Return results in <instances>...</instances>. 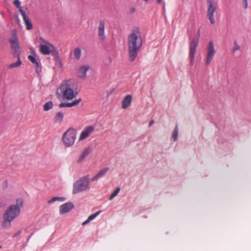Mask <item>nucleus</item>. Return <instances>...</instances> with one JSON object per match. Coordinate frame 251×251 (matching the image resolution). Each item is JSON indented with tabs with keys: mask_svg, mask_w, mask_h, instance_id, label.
Returning <instances> with one entry per match:
<instances>
[{
	"mask_svg": "<svg viewBox=\"0 0 251 251\" xmlns=\"http://www.w3.org/2000/svg\"><path fill=\"white\" fill-rule=\"evenodd\" d=\"M127 42L129 60L133 61L142 45L141 33L139 28L135 27L132 29L131 33L128 36Z\"/></svg>",
	"mask_w": 251,
	"mask_h": 251,
	"instance_id": "1",
	"label": "nucleus"
},
{
	"mask_svg": "<svg viewBox=\"0 0 251 251\" xmlns=\"http://www.w3.org/2000/svg\"><path fill=\"white\" fill-rule=\"evenodd\" d=\"M23 203V200L19 198L16 200V204L11 205L6 209L3 215V220L1 224L3 228L6 229L11 227V222L20 214Z\"/></svg>",
	"mask_w": 251,
	"mask_h": 251,
	"instance_id": "2",
	"label": "nucleus"
},
{
	"mask_svg": "<svg viewBox=\"0 0 251 251\" xmlns=\"http://www.w3.org/2000/svg\"><path fill=\"white\" fill-rule=\"evenodd\" d=\"M60 90L62 99L68 100L75 98L78 94L76 84L72 79L63 81L60 85Z\"/></svg>",
	"mask_w": 251,
	"mask_h": 251,
	"instance_id": "3",
	"label": "nucleus"
},
{
	"mask_svg": "<svg viewBox=\"0 0 251 251\" xmlns=\"http://www.w3.org/2000/svg\"><path fill=\"white\" fill-rule=\"evenodd\" d=\"M89 176L86 175L80 178L73 185V193L77 194L89 189Z\"/></svg>",
	"mask_w": 251,
	"mask_h": 251,
	"instance_id": "4",
	"label": "nucleus"
},
{
	"mask_svg": "<svg viewBox=\"0 0 251 251\" xmlns=\"http://www.w3.org/2000/svg\"><path fill=\"white\" fill-rule=\"evenodd\" d=\"M76 130L74 128H70L66 131L62 136V140L66 146H72L75 140Z\"/></svg>",
	"mask_w": 251,
	"mask_h": 251,
	"instance_id": "5",
	"label": "nucleus"
},
{
	"mask_svg": "<svg viewBox=\"0 0 251 251\" xmlns=\"http://www.w3.org/2000/svg\"><path fill=\"white\" fill-rule=\"evenodd\" d=\"M11 45L12 54L14 57H19L21 54L20 47L18 42L16 31L15 30L12 31V37L9 39Z\"/></svg>",
	"mask_w": 251,
	"mask_h": 251,
	"instance_id": "6",
	"label": "nucleus"
},
{
	"mask_svg": "<svg viewBox=\"0 0 251 251\" xmlns=\"http://www.w3.org/2000/svg\"><path fill=\"white\" fill-rule=\"evenodd\" d=\"M207 3V17L211 24L215 23L214 13L217 7V3L214 0H206Z\"/></svg>",
	"mask_w": 251,
	"mask_h": 251,
	"instance_id": "7",
	"label": "nucleus"
},
{
	"mask_svg": "<svg viewBox=\"0 0 251 251\" xmlns=\"http://www.w3.org/2000/svg\"><path fill=\"white\" fill-rule=\"evenodd\" d=\"M40 52L44 55H49L51 53L55 57H58V52L55 49L54 46L48 43L47 45H41L39 47Z\"/></svg>",
	"mask_w": 251,
	"mask_h": 251,
	"instance_id": "8",
	"label": "nucleus"
},
{
	"mask_svg": "<svg viewBox=\"0 0 251 251\" xmlns=\"http://www.w3.org/2000/svg\"><path fill=\"white\" fill-rule=\"evenodd\" d=\"M215 53L214 45L212 42L209 44V46L207 50V55L206 58V64L208 65L211 62L213 56Z\"/></svg>",
	"mask_w": 251,
	"mask_h": 251,
	"instance_id": "9",
	"label": "nucleus"
},
{
	"mask_svg": "<svg viewBox=\"0 0 251 251\" xmlns=\"http://www.w3.org/2000/svg\"><path fill=\"white\" fill-rule=\"evenodd\" d=\"M28 58L34 64L36 73L39 74L41 72V65L40 59L36 58L34 56L31 55H28Z\"/></svg>",
	"mask_w": 251,
	"mask_h": 251,
	"instance_id": "10",
	"label": "nucleus"
},
{
	"mask_svg": "<svg viewBox=\"0 0 251 251\" xmlns=\"http://www.w3.org/2000/svg\"><path fill=\"white\" fill-rule=\"evenodd\" d=\"M74 207V205L73 203L69 202H66L62 204L59 207L60 214L62 215L63 214L69 212Z\"/></svg>",
	"mask_w": 251,
	"mask_h": 251,
	"instance_id": "11",
	"label": "nucleus"
},
{
	"mask_svg": "<svg viewBox=\"0 0 251 251\" xmlns=\"http://www.w3.org/2000/svg\"><path fill=\"white\" fill-rule=\"evenodd\" d=\"M198 39H193L190 43L189 55L191 60H194L195 54L196 51V48L198 46Z\"/></svg>",
	"mask_w": 251,
	"mask_h": 251,
	"instance_id": "12",
	"label": "nucleus"
},
{
	"mask_svg": "<svg viewBox=\"0 0 251 251\" xmlns=\"http://www.w3.org/2000/svg\"><path fill=\"white\" fill-rule=\"evenodd\" d=\"M104 21L101 20L100 22L98 28V36L101 42H103L105 40V36L104 35Z\"/></svg>",
	"mask_w": 251,
	"mask_h": 251,
	"instance_id": "13",
	"label": "nucleus"
},
{
	"mask_svg": "<svg viewBox=\"0 0 251 251\" xmlns=\"http://www.w3.org/2000/svg\"><path fill=\"white\" fill-rule=\"evenodd\" d=\"M94 129L95 128L93 126H90L85 128L81 132L79 136V140H82L88 137L90 133L93 131H94Z\"/></svg>",
	"mask_w": 251,
	"mask_h": 251,
	"instance_id": "14",
	"label": "nucleus"
},
{
	"mask_svg": "<svg viewBox=\"0 0 251 251\" xmlns=\"http://www.w3.org/2000/svg\"><path fill=\"white\" fill-rule=\"evenodd\" d=\"M81 101V99H79L73 101L72 102H62L59 105V106L60 108L62 107H71L76 105Z\"/></svg>",
	"mask_w": 251,
	"mask_h": 251,
	"instance_id": "15",
	"label": "nucleus"
},
{
	"mask_svg": "<svg viewBox=\"0 0 251 251\" xmlns=\"http://www.w3.org/2000/svg\"><path fill=\"white\" fill-rule=\"evenodd\" d=\"M108 170L109 168H104L101 169L96 176L92 178L91 180L92 181H97L99 178L104 176Z\"/></svg>",
	"mask_w": 251,
	"mask_h": 251,
	"instance_id": "16",
	"label": "nucleus"
},
{
	"mask_svg": "<svg viewBox=\"0 0 251 251\" xmlns=\"http://www.w3.org/2000/svg\"><path fill=\"white\" fill-rule=\"evenodd\" d=\"M89 69V67L88 66H83L79 68L77 72L78 76L81 78H84Z\"/></svg>",
	"mask_w": 251,
	"mask_h": 251,
	"instance_id": "17",
	"label": "nucleus"
},
{
	"mask_svg": "<svg viewBox=\"0 0 251 251\" xmlns=\"http://www.w3.org/2000/svg\"><path fill=\"white\" fill-rule=\"evenodd\" d=\"M132 96L130 95H126L122 101V108H127L131 104Z\"/></svg>",
	"mask_w": 251,
	"mask_h": 251,
	"instance_id": "18",
	"label": "nucleus"
},
{
	"mask_svg": "<svg viewBox=\"0 0 251 251\" xmlns=\"http://www.w3.org/2000/svg\"><path fill=\"white\" fill-rule=\"evenodd\" d=\"M90 149L89 148H86L85 150H83L82 152L80 155L77 162L78 163H81L89 154L90 153Z\"/></svg>",
	"mask_w": 251,
	"mask_h": 251,
	"instance_id": "19",
	"label": "nucleus"
},
{
	"mask_svg": "<svg viewBox=\"0 0 251 251\" xmlns=\"http://www.w3.org/2000/svg\"><path fill=\"white\" fill-rule=\"evenodd\" d=\"M64 115L61 112H57L54 117V122L55 123H60L63 119Z\"/></svg>",
	"mask_w": 251,
	"mask_h": 251,
	"instance_id": "20",
	"label": "nucleus"
},
{
	"mask_svg": "<svg viewBox=\"0 0 251 251\" xmlns=\"http://www.w3.org/2000/svg\"><path fill=\"white\" fill-rule=\"evenodd\" d=\"M18 58V60L16 62L11 63L8 66L9 69H13L14 68L18 67L20 66L22 64V62L20 59V56L17 57Z\"/></svg>",
	"mask_w": 251,
	"mask_h": 251,
	"instance_id": "21",
	"label": "nucleus"
},
{
	"mask_svg": "<svg viewBox=\"0 0 251 251\" xmlns=\"http://www.w3.org/2000/svg\"><path fill=\"white\" fill-rule=\"evenodd\" d=\"M25 25H26V28L27 30H30L32 28V25L30 22L29 18L28 17L24 19Z\"/></svg>",
	"mask_w": 251,
	"mask_h": 251,
	"instance_id": "22",
	"label": "nucleus"
},
{
	"mask_svg": "<svg viewBox=\"0 0 251 251\" xmlns=\"http://www.w3.org/2000/svg\"><path fill=\"white\" fill-rule=\"evenodd\" d=\"M74 54L75 57L76 59L78 60L80 59L81 54V51L79 48H75L74 50Z\"/></svg>",
	"mask_w": 251,
	"mask_h": 251,
	"instance_id": "23",
	"label": "nucleus"
},
{
	"mask_svg": "<svg viewBox=\"0 0 251 251\" xmlns=\"http://www.w3.org/2000/svg\"><path fill=\"white\" fill-rule=\"evenodd\" d=\"M52 102L51 101H49L44 104L43 107L44 110L46 111H48L52 108Z\"/></svg>",
	"mask_w": 251,
	"mask_h": 251,
	"instance_id": "24",
	"label": "nucleus"
},
{
	"mask_svg": "<svg viewBox=\"0 0 251 251\" xmlns=\"http://www.w3.org/2000/svg\"><path fill=\"white\" fill-rule=\"evenodd\" d=\"M178 134V126L177 125L176 126V127L174 130L172 137L174 139V141H176L177 139V136Z\"/></svg>",
	"mask_w": 251,
	"mask_h": 251,
	"instance_id": "25",
	"label": "nucleus"
},
{
	"mask_svg": "<svg viewBox=\"0 0 251 251\" xmlns=\"http://www.w3.org/2000/svg\"><path fill=\"white\" fill-rule=\"evenodd\" d=\"M120 189H121L120 187H117L115 190V191L111 194V195H110V196L109 198V200H112L114 197H115L118 195V194L119 193Z\"/></svg>",
	"mask_w": 251,
	"mask_h": 251,
	"instance_id": "26",
	"label": "nucleus"
},
{
	"mask_svg": "<svg viewBox=\"0 0 251 251\" xmlns=\"http://www.w3.org/2000/svg\"><path fill=\"white\" fill-rule=\"evenodd\" d=\"M234 47L232 48V52L233 53H234V52L236 50H238L240 49V47L239 45H238L237 44L236 41H234Z\"/></svg>",
	"mask_w": 251,
	"mask_h": 251,
	"instance_id": "27",
	"label": "nucleus"
},
{
	"mask_svg": "<svg viewBox=\"0 0 251 251\" xmlns=\"http://www.w3.org/2000/svg\"><path fill=\"white\" fill-rule=\"evenodd\" d=\"M101 211L100 210L93 214L91 215L88 217V219L90 221H91V220L94 219L97 216H98L101 213Z\"/></svg>",
	"mask_w": 251,
	"mask_h": 251,
	"instance_id": "28",
	"label": "nucleus"
},
{
	"mask_svg": "<svg viewBox=\"0 0 251 251\" xmlns=\"http://www.w3.org/2000/svg\"><path fill=\"white\" fill-rule=\"evenodd\" d=\"M19 11L22 15L23 19L28 17L26 15L25 12L23 9L22 7H20V8L19 9Z\"/></svg>",
	"mask_w": 251,
	"mask_h": 251,
	"instance_id": "29",
	"label": "nucleus"
},
{
	"mask_svg": "<svg viewBox=\"0 0 251 251\" xmlns=\"http://www.w3.org/2000/svg\"><path fill=\"white\" fill-rule=\"evenodd\" d=\"M13 3L19 9L22 7L21 6V2L19 0H14Z\"/></svg>",
	"mask_w": 251,
	"mask_h": 251,
	"instance_id": "30",
	"label": "nucleus"
},
{
	"mask_svg": "<svg viewBox=\"0 0 251 251\" xmlns=\"http://www.w3.org/2000/svg\"><path fill=\"white\" fill-rule=\"evenodd\" d=\"M54 199H55V201H64L66 200V198H64V197H54Z\"/></svg>",
	"mask_w": 251,
	"mask_h": 251,
	"instance_id": "31",
	"label": "nucleus"
},
{
	"mask_svg": "<svg viewBox=\"0 0 251 251\" xmlns=\"http://www.w3.org/2000/svg\"><path fill=\"white\" fill-rule=\"evenodd\" d=\"M243 4L244 8H246L248 7V0H243Z\"/></svg>",
	"mask_w": 251,
	"mask_h": 251,
	"instance_id": "32",
	"label": "nucleus"
},
{
	"mask_svg": "<svg viewBox=\"0 0 251 251\" xmlns=\"http://www.w3.org/2000/svg\"><path fill=\"white\" fill-rule=\"evenodd\" d=\"M21 233V230H18L13 236V237H16Z\"/></svg>",
	"mask_w": 251,
	"mask_h": 251,
	"instance_id": "33",
	"label": "nucleus"
},
{
	"mask_svg": "<svg viewBox=\"0 0 251 251\" xmlns=\"http://www.w3.org/2000/svg\"><path fill=\"white\" fill-rule=\"evenodd\" d=\"M54 201H55V199H54V197H53L51 199H50L48 201V203L50 204V203H51Z\"/></svg>",
	"mask_w": 251,
	"mask_h": 251,
	"instance_id": "34",
	"label": "nucleus"
},
{
	"mask_svg": "<svg viewBox=\"0 0 251 251\" xmlns=\"http://www.w3.org/2000/svg\"><path fill=\"white\" fill-rule=\"evenodd\" d=\"M90 221L88 219H87L86 221L83 222L82 224V226L86 225V224H88Z\"/></svg>",
	"mask_w": 251,
	"mask_h": 251,
	"instance_id": "35",
	"label": "nucleus"
},
{
	"mask_svg": "<svg viewBox=\"0 0 251 251\" xmlns=\"http://www.w3.org/2000/svg\"><path fill=\"white\" fill-rule=\"evenodd\" d=\"M40 39L47 44H48V43H49V42H48L47 41H46L43 38H42L41 37H40Z\"/></svg>",
	"mask_w": 251,
	"mask_h": 251,
	"instance_id": "36",
	"label": "nucleus"
},
{
	"mask_svg": "<svg viewBox=\"0 0 251 251\" xmlns=\"http://www.w3.org/2000/svg\"><path fill=\"white\" fill-rule=\"evenodd\" d=\"M154 123V121L152 120H151L150 123H149V126L150 127L151 126V125Z\"/></svg>",
	"mask_w": 251,
	"mask_h": 251,
	"instance_id": "37",
	"label": "nucleus"
},
{
	"mask_svg": "<svg viewBox=\"0 0 251 251\" xmlns=\"http://www.w3.org/2000/svg\"><path fill=\"white\" fill-rule=\"evenodd\" d=\"M161 1H162V0H157V2L158 3H161Z\"/></svg>",
	"mask_w": 251,
	"mask_h": 251,
	"instance_id": "38",
	"label": "nucleus"
},
{
	"mask_svg": "<svg viewBox=\"0 0 251 251\" xmlns=\"http://www.w3.org/2000/svg\"><path fill=\"white\" fill-rule=\"evenodd\" d=\"M198 33L199 35H200V29L198 30Z\"/></svg>",
	"mask_w": 251,
	"mask_h": 251,
	"instance_id": "39",
	"label": "nucleus"
},
{
	"mask_svg": "<svg viewBox=\"0 0 251 251\" xmlns=\"http://www.w3.org/2000/svg\"><path fill=\"white\" fill-rule=\"evenodd\" d=\"M3 204L2 203H0V207L3 206Z\"/></svg>",
	"mask_w": 251,
	"mask_h": 251,
	"instance_id": "40",
	"label": "nucleus"
},
{
	"mask_svg": "<svg viewBox=\"0 0 251 251\" xmlns=\"http://www.w3.org/2000/svg\"><path fill=\"white\" fill-rule=\"evenodd\" d=\"M132 11L134 12L135 11V8H132Z\"/></svg>",
	"mask_w": 251,
	"mask_h": 251,
	"instance_id": "41",
	"label": "nucleus"
},
{
	"mask_svg": "<svg viewBox=\"0 0 251 251\" xmlns=\"http://www.w3.org/2000/svg\"><path fill=\"white\" fill-rule=\"evenodd\" d=\"M145 1H148L149 0H144Z\"/></svg>",
	"mask_w": 251,
	"mask_h": 251,
	"instance_id": "42",
	"label": "nucleus"
},
{
	"mask_svg": "<svg viewBox=\"0 0 251 251\" xmlns=\"http://www.w3.org/2000/svg\"><path fill=\"white\" fill-rule=\"evenodd\" d=\"M7 181H6V186H7Z\"/></svg>",
	"mask_w": 251,
	"mask_h": 251,
	"instance_id": "43",
	"label": "nucleus"
},
{
	"mask_svg": "<svg viewBox=\"0 0 251 251\" xmlns=\"http://www.w3.org/2000/svg\"><path fill=\"white\" fill-rule=\"evenodd\" d=\"M2 248L1 246H0V249Z\"/></svg>",
	"mask_w": 251,
	"mask_h": 251,
	"instance_id": "44",
	"label": "nucleus"
}]
</instances>
